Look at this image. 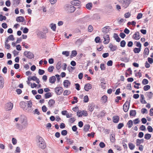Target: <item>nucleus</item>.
<instances>
[{"label": "nucleus", "instance_id": "bb28decb", "mask_svg": "<svg viewBox=\"0 0 153 153\" xmlns=\"http://www.w3.org/2000/svg\"><path fill=\"white\" fill-rule=\"evenodd\" d=\"M114 37L117 42H119L120 41L121 39L118 36L117 34L114 33Z\"/></svg>", "mask_w": 153, "mask_h": 153}, {"label": "nucleus", "instance_id": "37998d69", "mask_svg": "<svg viewBox=\"0 0 153 153\" xmlns=\"http://www.w3.org/2000/svg\"><path fill=\"white\" fill-rule=\"evenodd\" d=\"M84 102H87L88 101V97L87 95H86L84 97Z\"/></svg>", "mask_w": 153, "mask_h": 153}, {"label": "nucleus", "instance_id": "f3484780", "mask_svg": "<svg viewBox=\"0 0 153 153\" xmlns=\"http://www.w3.org/2000/svg\"><path fill=\"white\" fill-rule=\"evenodd\" d=\"M27 104V103L26 102L23 101H22L20 103L21 107L24 110H26V107Z\"/></svg>", "mask_w": 153, "mask_h": 153}, {"label": "nucleus", "instance_id": "39448f33", "mask_svg": "<svg viewBox=\"0 0 153 153\" xmlns=\"http://www.w3.org/2000/svg\"><path fill=\"white\" fill-rule=\"evenodd\" d=\"M24 55L29 59H32L34 57L33 54L30 51H25Z\"/></svg>", "mask_w": 153, "mask_h": 153}, {"label": "nucleus", "instance_id": "f704fd0d", "mask_svg": "<svg viewBox=\"0 0 153 153\" xmlns=\"http://www.w3.org/2000/svg\"><path fill=\"white\" fill-rule=\"evenodd\" d=\"M136 114V111L134 110H131L130 112V115L131 116H135Z\"/></svg>", "mask_w": 153, "mask_h": 153}, {"label": "nucleus", "instance_id": "7ed1b4c3", "mask_svg": "<svg viewBox=\"0 0 153 153\" xmlns=\"http://www.w3.org/2000/svg\"><path fill=\"white\" fill-rule=\"evenodd\" d=\"M122 8L124 9L127 8L131 3V0H117Z\"/></svg>", "mask_w": 153, "mask_h": 153}, {"label": "nucleus", "instance_id": "864d4df0", "mask_svg": "<svg viewBox=\"0 0 153 153\" xmlns=\"http://www.w3.org/2000/svg\"><path fill=\"white\" fill-rule=\"evenodd\" d=\"M4 80L0 81V88H2L4 86Z\"/></svg>", "mask_w": 153, "mask_h": 153}, {"label": "nucleus", "instance_id": "412c9836", "mask_svg": "<svg viewBox=\"0 0 153 153\" xmlns=\"http://www.w3.org/2000/svg\"><path fill=\"white\" fill-rule=\"evenodd\" d=\"M48 103L49 105V107H53L55 103V101L53 99L50 100L49 101Z\"/></svg>", "mask_w": 153, "mask_h": 153}, {"label": "nucleus", "instance_id": "6ab92c4d", "mask_svg": "<svg viewBox=\"0 0 153 153\" xmlns=\"http://www.w3.org/2000/svg\"><path fill=\"white\" fill-rule=\"evenodd\" d=\"M93 4L91 2L88 3H87L85 7L86 8L89 10H91L92 7H93Z\"/></svg>", "mask_w": 153, "mask_h": 153}, {"label": "nucleus", "instance_id": "aec40b11", "mask_svg": "<svg viewBox=\"0 0 153 153\" xmlns=\"http://www.w3.org/2000/svg\"><path fill=\"white\" fill-rule=\"evenodd\" d=\"M16 21L17 22H23L25 21V19L23 16H19L16 18Z\"/></svg>", "mask_w": 153, "mask_h": 153}, {"label": "nucleus", "instance_id": "052dcab7", "mask_svg": "<svg viewBox=\"0 0 153 153\" xmlns=\"http://www.w3.org/2000/svg\"><path fill=\"white\" fill-rule=\"evenodd\" d=\"M124 126L123 123H120L117 126V128L118 129H121Z\"/></svg>", "mask_w": 153, "mask_h": 153}, {"label": "nucleus", "instance_id": "7c9ffc66", "mask_svg": "<svg viewBox=\"0 0 153 153\" xmlns=\"http://www.w3.org/2000/svg\"><path fill=\"white\" fill-rule=\"evenodd\" d=\"M133 122L131 120H129L127 123L129 128H131L133 126Z\"/></svg>", "mask_w": 153, "mask_h": 153}, {"label": "nucleus", "instance_id": "13d9d810", "mask_svg": "<svg viewBox=\"0 0 153 153\" xmlns=\"http://www.w3.org/2000/svg\"><path fill=\"white\" fill-rule=\"evenodd\" d=\"M112 64L113 62L111 60H109L107 63V65L108 66H111L112 65Z\"/></svg>", "mask_w": 153, "mask_h": 153}, {"label": "nucleus", "instance_id": "09e8293b", "mask_svg": "<svg viewBox=\"0 0 153 153\" xmlns=\"http://www.w3.org/2000/svg\"><path fill=\"white\" fill-rule=\"evenodd\" d=\"M38 73L40 75H42L45 73V71L43 70L39 69L38 71Z\"/></svg>", "mask_w": 153, "mask_h": 153}, {"label": "nucleus", "instance_id": "ddd939ff", "mask_svg": "<svg viewBox=\"0 0 153 153\" xmlns=\"http://www.w3.org/2000/svg\"><path fill=\"white\" fill-rule=\"evenodd\" d=\"M71 84L70 82L68 80H65L63 82V85L66 88H68L69 87Z\"/></svg>", "mask_w": 153, "mask_h": 153}, {"label": "nucleus", "instance_id": "c9c22d12", "mask_svg": "<svg viewBox=\"0 0 153 153\" xmlns=\"http://www.w3.org/2000/svg\"><path fill=\"white\" fill-rule=\"evenodd\" d=\"M149 48H146L144 50V51L143 52L144 54L145 55H148L149 54Z\"/></svg>", "mask_w": 153, "mask_h": 153}, {"label": "nucleus", "instance_id": "a18cd8bd", "mask_svg": "<svg viewBox=\"0 0 153 153\" xmlns=\"http://www.w3.org/2000/svg\"><path fill=\"white\" fill-rule=\"evenodd\" d=\"M144 142L143 139H137L136 140V142L138 143L141 144L143 143Z\"/></svg>", "mask_w": 153, "mask_h": 153}, {"label": "nucleus", "instance_id": "2eb2a0df", "mask_svg": "<svg viewBox=\"0 0 153 153\" xmlns=\"http://www.w3.org/2000/svg\"><path fill=\"white\" fill-rule=\"evenodd\" d=\"M109 48L110 49L111 51H112L116 50L117 49V46L116 45H113L111 44H109Z\"/></svg>", "mask_w": 153, "mask_h": 153}, {"label": "nucleus", "instance_id": "e2e57ef3", "mask_svg": "<svg viewBox=\"0 0 153 153\" xmlns=\"http://www.w3.org/2000/svg\"><path fill=\"white\" fill-rule=\"evenodd\" d=\"M100 68L101 70H104L105 69L104 64H101Z\"/></svg>", "mask_w": 153, "mask_h": 153}, {"label": "nucleus", "instance_id": "0eeeda50", "mask_svg": "<svg viewBox=\"0 0 153 153\" xmlns=\"http://www.w3.org/2000/svg\"><path fill=\"white\" fill-rule=\"evenodd\" d=\"M103 38L104 39L103 42L105 44H108L109 43L110 40L109 35L107 34H104L103 35Z\"/></svg>", "mask_w": 153, "mask_h": 153}, {"label": "nucleus", "instance_id": "a211bd4d", "mask_svg": "<svg viewBox=\"0 0 153 153\" xmlns=\"http://www.w3.org/2000/svg\"><path fill=\"white\" fill-rule=\"evenodd\" d=\"M92 88L91 85L89 83L85 85L84 89L85 91H88L89 89H90Z\"/></svg>", "mask_w": 153, "mask_h": 153}, {"label": "nucleus", "instance_id": "a19ab883", "mask_svg": "<svg viewBox=\"0 0 153 153\" xmlns=\"http://www.w3.org/2000/svg\"><path fill=\"white\" fill-rule=\"evenodd\" d=\"M148 81L146 79H144L142 81V83L144 85L148 84Z\"/></svg>", "mask_w": 153, "mask_h": 153}, {"label": "nucleus", "instance_id": "c85d7f7f", "mask_svg": "<svg viewBox=\"0 0 153 153\" xmlns=\"http://www.w3.org/2000/svg\"><path fill=\"white\" fill-rule=\"evenodd\" d=\"M129 147L131 150H133L135 148V146L134 145L131 143H128Z\"/></svg>", "mask_w": 153, "mask_h": 153}, {"label": "nucleus", "instance_id": "58836bf2", "mask_svg": "<svg viewBox=\"0 0 153 153\" xmlns=\"http://www.w3.org/2000/svg\"><path fill=\"white\" fill-rule=\"evenodd\" d=\"M120 46L122 47H124L125 46L126 42L124 40L122 41L120 43Z\"/></svg>", "mask_w": 153, "mask_h": 153}, {"label": "nucleus", "instance_id": "680f3d73", "mask_svg": "<svg viewBox=\"0 0 153 153\" xmlns=\"http://www.w3.org/2000/svg\"><path fill=\"white\" fill-rule=\"evenodd\" d=\"M75 120V119L74 117H72L69 120V122L72 123H73Z\"/></svg>", "mask_w": 153, "mask_h": 153}, {"label": "nucleus", "instance_id": "20e7f679", "mask_svg": "<svg viewBox=\"0 0 153 153\" xmlns=\"http://www.w3.org/2000/svg\"><path fill=\"white\" fill-rule=\"evenodd\" d=\"M65 10L69 13H73L75 10V7L71 5L66 4L65 7Z\"/></svg>", "mask_w": 153, "mask_h": 153}, {"label": "nucleus", "instance_id": "774afa93", "mask_svg": "<svg viewBox=\"0 0 153 153\" xmlns=\"http://www.w3.org/2000/svg\"><path fill=\"white\" fill-rule=\"evenodd\" d=\"M142 17V14L141 13H139L138 14L137 18L138 19H141Z\"/></svg>", "mask_w": 153, "mask_h": 153}, {"label": "nucleus", "instance_id": "5701e85b", "mask_svg": "<svg viewBox=\"0 0 153 153\" xmlns=\"http://www.w3.org/2000/svg\"><path fill=\"white\" fill-rule=\"evenodd\" d=\"M101 102L102 103H105L106 102L107 100V97L106 95L103 96L101 99Z\"/></svg>", "mask_w": 153, "mask_h": 153}, {"label": "nucleus", "instance_id": "c756f323", "mask_svg": "<svg viewBox=\"0 0 153 153\" xmlns=\"http://www.w3.org/2000/svg\"><path fill=\"white\" fill-rule=\"evenodd\" d=\"M141 49L140 48H135L133 50L134 52L135 53H138L140 51Z\"/></svg>", "mask_w": 153, "mask_h": 153}, {"label": "nucleus", "instance_id": "69168bd1", "mask_svg": "<svg viewBox=\"0 0 153 153\" xmlns=\"http://www.w3.org/2000/svg\"><path fill=\"white\" fill-rule=\"evenodd\" d=\"M109 55V53H105L103 54L102 56L103 58H105L108 57Z\"/></svg>", "mask_w": 153, "mask_h": 153}, {"label": "nucleus", "instance_id": "4d7b16f0", "mask_svg": "<svg viewBox=\"0 0 153 153\" xmlns=\"http://www.w3.org/2000/svg\"><path fill=\"white\" fill-rule=\"evenodd\" d=\"M95 133L93 132H91V133H88L87 134V136L88 137H94Z\"/></svg>", "mask_w": 153, "mask_h": 153}, {"label": "nucleus", "instance_id": "338daca9", "mask_svg": "<svg viewBox=\"0 0 153 153\" xmlns=\"http://www.w3.org/2000/svg\"><path fill=\"white\" fill-rule=\"evenodd\" d=\"M120 36L123 39L126 36L125 34L123 33H121L120 34Z\"/></svg>", "mask_w": 153, "mask_h": 153}, {"label": "nucleus", "instance_id": "dca6fc26", "mask_svg": "<svg viewBox=\"0 0 153 153\" xmlns=\"http://www.w3.org/2000/svg\"><path fill=\"white\" fill-rule=\"evenodd\" d=\"M140 38L139 33L138 32H136L133 36V38L136 40L139 39Z\"/></svg>", "mask_w": 153, "mask_h": 153}, {"label": "nucleus", "instance_id": "ea45409f", "mask_svg": "<svg viewBox=\"0 0 153 153\" xmlns=\"http://www.w3.org/2000/svg\"><path fill=\"white\" fill-rule=\"evenodd\" d=\"M54 67L53 66H50L48 68V71L49 72H51L53 71Z\"/></svg>", "mask_w": 153, "mask_h": 153}, {"label": "nucleus", "instance_id": "0e129e2a", "mask_svg": "<svg viewBox=\"0 0 153 153\" xmlns=\"http://www.w3.org/2000/svg\"><path fill=\"white\" fill-rule=\"evenodd\" d=\"M10 0H7L6 1L5 4L7 7H9L10 6Z\"/></svg>", "mask_w": 153, "mask_h": 153}, {"label": "nucleus", "instance_id": "3c124183", "mask_svg": "<svg viewBox=\"0 0 153 153\" xmlns=\"http://www.w3.org/2000/svg\"><path fill=\"white\" fill-rule=\"evenodd\" d=\"M131 14L129 12L126 13L124 15V17L126 18H129Z\"/></svg>", "mask_w": 153, "mask_h": 153}, {"label": "nucleus", "instance_id": "4c0bfd02", "mask_svg": "<svg viewBox=\"0 0 153 153\" xmlns=\"http://www.w3.org/2000/svg\"><path fill=\"white\" fill-rule=\"evenodd\" d=\"M61 62H59L56 65V68L57 70H59L61 67Z\"/></svg>", "mask_w": 153, "mask_h": 153}, {"label": "nucleus", "instance_id": "cd10ccee", "mask_svg": "<svg viewBox=\"0 0 153 153\" xmlns=\"http://www.w3.org/2000/svg\"><path fill=\"white\" fill-rule=\"evenodd\" d=\"M16 128L18 129L19 130H22L23 129L22 127V126L19 123H17L16 124Z\"/></svg>", "mask_w": 153, "mask_h": 153}, {"label": "nucleus", "instance_id": "a878e982", "mask_svg": "<svg viewBox=\"0 0 153 153\" xmlns=\"http://www.w3.org/2000/svg\"><path fill=\"white\" fill-rule=\"evenodd\" d=\"M50 27L51 28L53 31H56V25L55 24L51 23L50 25Z\"/></svg>", "mask_w": 153, "mask_h": 153}, {"label": "nucleus", "instance_id": "79ce46f5", "mask_svg": "<svg viewBox=\"0 0 153 153\" xmlns=\"http://www.w3.org/2000/svg\"><path fill=\"white\" fill-rule=\"evenodd\" d=\"M6 19V17L5 16H3L2 15H0V21H2L3 20H5Z\"/></svg>", "mask_w": 153, "mask_h": 153}, {"label": "nucleus", "instance_id": "603ef678", "mask_svg": "<svg viewBox=\"0 0 153 153\" xmlns=\"http://www.w3.org/2000/svg\"><path fill=\"white\" fill-rule=\"evenodd\" d=\"M61 134L63 136H65L67 134V131L66 130H63L61 131Z\"/></svg>", "mask_w": 153, "mask_h": 153}, {"label": "nucleus", "instance_id": "6e6552de", "mask_svg": "<svg viewBox=\"0 0 153 153\" xmlns=\"http://www.w3.org/2000/svg\"><path fill=\"white\" fill-rule=\"evenodd\" d=\"M77 115L79 117H80L82 116V115L86 116L88 114L85 111L83 110L82 111H78L77 113Z\"/></svg>", "mask_w": 153, "mask_h": 153}, {"label": "nucleus", "instance_id": "1a4fd4ad", "mask_svg": "<svg viewBox=\"0 0 153 153\" xmlns=\"http://www.w3.org/2000/svg\"><path fill=\"white\" fill-rule=\"evenodd\" d=\"M129 105L130 103L128 102H126L124 104L123 106V109L125 112H126L128 111L129 108Z\"/></svg>", "mask_w": 153, "mask_h": 153}, {"label": "nucleus", "instance_id": "e433bc0d", "mask_svg": "<svg viewBox=\"0 0 153 153\" xmlns=\"http://www.w3.org/2000/svg\"><path fill=\"white\" fill-rule=\"evenodd\" d=\"M71 91L68 90H66L63 92V95H68L71 94Z\"/></svg>", "mask_w": 153, "mask_h": 153}, {"label": "nucleus", "instance_id": "f257e3e1", "mask_svg": "<svg viewBox=\"0 0 153 153\" xmlns=\"http://www.w3.org/2000/svg\"><path fill=\"white\" fill-rule=\"evenodd\" d=\"M37 144L38 146L42 149H44L46 147V145L44 140L41 137H37Z\"/></svg>", "mask_w": 153, "mask_h": 153}, {"label": "nucleus", "instance_id": "393cba45", "mask_svg": "<svg viewBox=\"0 0 153 153\" xmlns=\"http://www.w3.org/2000/svg\"><path fill=\"white\" fill-rule=\"evenodd\" d=\"M113 121L114 123H117L118 122L119 117L118 116H114L113 117Z\"/></svg>", "mask_w": 153, "mask_h": 153}, {"label": "nucleus", "instance_id": "f03ea898", "mask_svg": "<svg viewBox=\"0 0 153 153\" xmlns=\"http://www.w3.org/2000/svg\"><path fill=\"white\" fill-rule=\"evenodd\" d=\"M19 121L23 129H25L27 126V119L25 116L21 117L20 118Z\"/></svg>", "mask_w": 153, "mask_h": 153}, {"label": "nucleus", "instance_id": "423d86ee", "mask_svg": "<svg viewBox=\"0 0 153 153\" xmlns=\"http://www.w3.org/2000/svg\"><path fill=\"white\" fill-rule=\"evenodd\" d=\"M55 91L57 95H60L63 91V88L61 87H58L55 88Z\"/></svg>", "mask_w": 153, "mask_h": 153}, {"label": "nucleus", "instance_id": "c03bdc74", "mask_svg": "<svg viewBox=\"0 0 153 153\" xmlns=\"http://www.w3.org/2000/svg\"><path fill=\"white\" fill-rule=\"evenodd\" d=\"M150 88V86L149 85H146L144 86L143 89L144 91H146L149 89Z\"/></svg>", "mask_w": 153, "mask_h": 153}, {"label": "nucleus", "instance_id": "72a5a7b5", "mask_svg": "<svg viewBox=\"0 0 153 153\" xmlns=\"http://www.w3.org/2000/svg\"><path fill=\"white\" fill-rule=\"evenodd\" d=\"M115 135L111 134L110 136V140L111 142L113 143L115 141Z\"/></svg>", "mask_w": 153, "mask_h": 153}, {"label": "nucleus", "instance_id": "4468645a", "mask_svg": "<svg viewBox=\"0 0 153 153\" xmlns=\"http://www.w3.org/2000/svg\"><path fill=\"white\" fill-rule=\"evenodd\" d=\"M84 41V39H79L76 41L75 44L76 45L79 46L81 45Z\"/></svg>", "mask_w": 153, "mask_h": 153}, {"label": "nucleus", "instance_id": "bf43d9fd", "mask_svg": "<svg viewBox=\"0 0 153 153\" xmlns=\"http://www.w3.org/2000/svg\"><path fill=\"white\" fill-rule=\"evenodd\" d=\"M99 146L101 148H103L105 146V143L102 142H101L100 143Z\"/></svg>", "mask_w": 153, "mask_h": 153}, {"label": "nucleus", "instance_id": "49530a36", "mask_svg": "<svg viewBox=\"0 0 153 153\" xmlns=\"http://www.w3.org/2000/svg\"><path fill=\"white\" fill-rule=\"evenodd\" d=\"M94 109V106L93 105H90L88 106V110L91 111H92Z\"/></svg>", "mask_w": 153, "mask_h": 153}, {"label": "nucleus", "instance_id": "9b49d317", "mask_svg": "<svg viewBox=\"0 0 153 153\" xmlns=\"http://www.w3.org/2000/svg\"><path fill=\"white\" fill-rule=\"evenodd\" d=\"M81 2L78 0H74L71 1V3L72 5L74 6H79Z\"/></svg>", "mask_w": 153, "mask_h": 153}, {"label": "nucleus", "instance_id": "4be33fe9", "mask_svg": "<svg viewBox=\"0 0 153 153\" xmlns=\"http://www.w3.org/2000/svg\"><path fill=\"white\" fill-rule=\"evenodd\" d=\"M49 82L53 84L55 83L56 81V78L55 76H52L50 77L49 79Z\"/></svg>", "mask_w": 153, "mask_h": 153}, {"label": "nucleus", "instance_id": "6e6d98bb", "mask_svg": "<svg viewBox=\"0 0 153 153\" xmlns=\"http://www.w3.org/2000/svg\"><path fill=\"white\" fill-rule=\"evenodd\" d=\"M74 99L75 100V101H72L71 102V103L72 104H74L76 103H77L78 102L77 98V97H74Z\"/></svg>", "mask_w": 153, "mask_h": 153}, {"label": "nucleus", "instance_id": "5fc2aeb1", "mask_svg": "<svg viewBox=\"0 0 153 153\" xmlns=\"http://www.w3.org/2000/svg\"><path fill=\"white\" fill-rule=\"evenodd\" d=\"M68 70L70 72H72L73 70L74 69V68L72 67L71 66H68Z\"/></svg>", "mask_w": 153, "mask_h": 153}, {"label": "nucleus", "instance_id": "9d476101", "mask_svg": "<svg viewBox=\"0 0 153 153\" xmlns=\"http://www.w3.org/2000/svg\"><path fill=\"white\" fill-rule=\"evenodd\" d=\"M13 106V103L11 102H9L6 105V108L7 111L11 110Z\"/></svg>", "mask_w": 153, "mask_h": 153}, {"label": "nucleus", "instance_id": "2f4dec72", "mask_svg": "<svg viewBox=\"0 0 153 153\" xmlns=\"http://www.w3.org/2000/svg\"><path fill=\"white\" fill-rule=\"evenodd\" d=\"M151 137V135L150 134H146L145 135L144 138L146 140H149Z\"/></svg>", "mask_w": 153, "mask_h": 153}, {"label": "nucleus", "instance_id": "b1692460", "mask_svg": "<svg viewBox=\"0 0 153 153\" xmlns=\"http://www.w3.org/2000/svg\"><path fill=\"white\" fill-rule=\"evenodd\" d=\"M90 127V126L88 124H86L84 125V126L83 130L85 132L88 131Z\"/></svg>", "mask_w": 153, "mask_h": 153}, {"label": "nucleus", "instance_id": "de8ad7c7", "mask_svg": "<svg viewBox=\"0 0 153 153\" xmlns=\"http://www.w3.org/2000/svg\"><path fill=\"white\" fill-rule=\"evenodd\" d=\"M106 84V82H102L101 83L100 85L101 86V87L103 89H105L106 88L105 84Z\"/></svg>", "mask_w": 153, "mask_h": 153}, {"label": "nucleus", "instance_id": "8fccbe9b", "mask_svg": "<svg viewBox=\"0 0 153 153\" xmlns=\"http://www.w3.org/2000/svg\"><path fill=\"white\" fill-rule=\"evenodd\" d=\"M62 54L66 56H69V52L67 51H64L62 52Z\"/></svg>", "mask_w": 153, "mask_h": 153}, {"label": "nucleus", "instance_id": "f8f14e48", "mask_svg": "<svg viewBox=\"0 0 153 153\" xmlns=\"http://www.w3.org/2000/svg\"><path fill=\"white\" fill-rule=\"evenodd\" d=\"M110 28L108 26H106L103 28L102 29V32L105 34L108 33L110 30Z\"/></svg>", "mask_w": 153, "mask_h": 153}, {"label": "nucleus", "instance_id": "473e14b6", "mask_svg": "<svg viewBox=\"0 0 153 153\" xmlns=\"http://www.w3.org/2000/svg\"><path fill=\"white\" fill-rule=\"evenodd\" d=\"M52 96L51 93L48 92L46 93L45 95V99H47L51 97Z\"/></svg>", "mask_w": 153, "mask_h": 153}]
</instances>
